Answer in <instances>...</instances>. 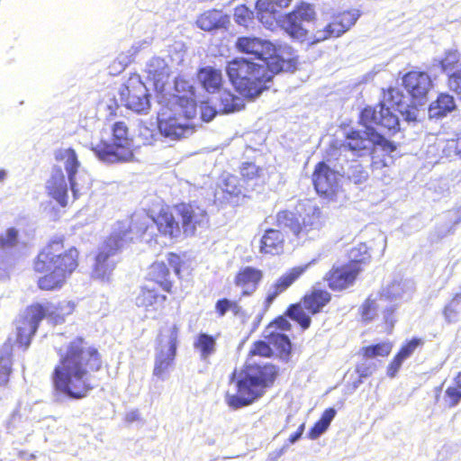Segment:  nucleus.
Returning <instances> with one entry per match:
<instances>
[{
  "label": "nucleus",
  "instance_id": "obj_1",
  "mask_svg": "<svg viewBox=\"0 0 461 461\" xmlns=\"http://www.w3.org/2000/svg\"><path fill=\"white\" fill-rule=\"evenodd\" d=\"M207 221L205 210L194 203H180L175 207L174 212L162 210L157 218L141 213L133 215L131 221H119L113 225L110 236L100 248L95 258L93 277L102 281L109 280L115 267L113 257L132 240L131 222L136 225L137 233L144 234L156 225L164 236L176 239L182 232L186 236L194 235L196 228L205 226Z\"/></svg>",
  "mask_w": 461,
  "mask_h": 461
},
{
  "label": "nucleus",
  "instance_id": "obj_2",
  "mask_svg": "<svg viewBox=\"0 0 461 461\" xmlns=\"http://www.w3.org/2000/svg\"><path fill=\"white\" fill-rule=\"evenodd\" d=\"M59 364L53 373L56 391L73 399L86 396L95 386L90 373L102 366L98 351L78 338L69 343L64 353L59 352Z\"/></svg>",
  "mask_w": 461,
  "mask_h": 461
},
{
  "label": "nucleus",
  "instance_id": "obj_3",
  "mask_svg": "<svg viewBox=\"0 0 461 461\" xmlns=\"http://www.w3.org/2000/svg\"><path fill=\"white\" fill-rule=\"evenodd\" d=\"M271 354L272 349L267 342L259 340L253 345L245 367L231 374L230 384H234L236 393H228L226 395V402L230 407L239 409L252 403L273 384L277 375L276 367L254 360L256 356L269 357Z\"/></svg>",
  "mask_w": 461,
  "mask_h": 461
},
{
  "label": "nucleus",
  "instance_id": "obj_4",
  "mask_svg": "<svg viewBox=\"0 0 461 461\" xmlns=\"http://www.w3.org/2000/svg\"><path fill=\"white\" fill-rule=\"evenodd\" d=\"M360 122L365 127L364 131L355 130L347 134L345 148L361 157L370 154L375 146H381L385 151H393L394 147L389 142L374 125L380 130H387L395 133L400 130V120L390 108L384 104L375 107H366L360 113Z\"/></svg>",
  "mask_w": 461,
  "mask_h": 461
},
{
  "label": "nucleus",
  "instance_id": "obj_5",
  "mask_svg": "<svg viewBox=\"0 0 461 461\" xmlns=\"http://www.w3.org/2000/svg\"><path fill=\"white\" fill-rule=\"evenodd\" d=\"M78 252L75 248L64 249L61 240H54L38 255L34 268L36 272L45 273L38 281L42 290L60 287L67 277L77 267Z\"/></svg>",
  "mask_w": 461,
  "mask_h": 461
},
{
  "label": "nucleus",
  "instance_id": "obj_6",
  "mask_svg": "<svg viewBox=\"0 0 461 461\" xmlns=\"http://www.w3.org/2000/svg\"><path fill=\"white\" fill-rule=\"evenodd\" d=\"M230 81L235 89L244 97L254 99L269 86L275 74L271 68L264 63L251 61L244 58H235L227 62L225 68Z\"/></svg>",
  "mask_w": 461,
  "mask_h": 461
},
{
  "label": "nucleus",
  "instance_id": "obj_7",
  "mask_svg": "<svg viewBox=\"0 0 461 461\" xmlns=\"http://www.w3.org/2000/svg\"><path fill=\"white\" fill-rule=\"evenodd\" d=\"M235 46L240 52L253 55L256 62L267 65L272 71L287 72L295 68L290 47H276L267 40L250 36L239 37Z\"/></svg>",
  "mask_w": 461,
  "mask_h": 461
},
{
  "label": "nucleus",
  "instance_id": "obj_8",
  "mask_svg": "<svg viewBox=\"0 0 461 461\" xmlns=\"http://www.w3.org/2000/svg\"><path fill=\"white\" fill-rule=\"evenodd\" d=\"M91 149L98 159L105 164L130 161L133 153L131 139L125 122H115L113 126L112 140H101L96 144L92 143Z\"/></svg>",
  "mask_w": 461,
  "mask_h": 461
},
{
  "label": "nucleus",
  "instance_id": "obj_9",
  "mask_svg": "<svg viewBox=\"0 0 461 461\" xmlns=\"http://www.w3.org/2000/svg\"><path fill=\"white\" fill-rule=\"evenodd\" d=\"M45 317L50 318L55 324L65 321L61 310L52 303H37L28 307L17 321L16 342L24 348L31 344V339L36 332L40 321Z\"/></svg>",
  "mask_w": 461,
  "mask_h": 461
},
{
  "label": "nucleus",
  "instance_id": "obj_10",
  "mask_svg": "<svg viewBox=\"0 0 461 461\" xmlns=\"http://www.w3.org/2000/svg\"><path fill=\"white\" fill-rule=\"evenodd\" d=\"M180 327L176 323L167 324L161 328L157 338L153 375L161 380L172 367L178 345Z\"/></svg>",
  "mask_w": 461,
  "mask_h": 461
},
{
  "label": "nucleus",
  "instance_id": "obj_11",
  "mask_svg": "<svg viewBox=\"0 0 461 461\" xmlns=\"http://www.w3.org/2000/svg\"><path fill=\"white\" fill-rule=\"evenodd\" d=\"M366 254V245L352 249L349 252L350 263L341 267L333 268L327 274L326 280L330 288L340 291L351 285L361 271V264L369 258Z\"/></svg>",
  "mask_w": 461,
  "mask_h": 461
},
{
  "label": "nucleus",
  "instance_id": "obj_12",
  "mask_svg": "<svg viewBox=\"0 0 461 461\" xmlns=\"http://www.w3.org/2000/svg\"><path fill=\"white\" fill-rule=\"evenodd\" d=\"M119 102L137 113H147L150 108L149 95L140 77H130L118 91Z\"/></svg>",
  "mask_w": 461,
  "mask_h": 461
},
{
  "label": "nucleus",
  "instance_id": "obj_13",
  "mask_svg": "<svg viewBox=\"0 0 461 461\" xmlns=\"http://www.w3.org/2000/svg\"><path fill=\"white\" fill-rule=\"evenodd\" d=\"M330 301V294L324 290L313 289L311 294L305 295L303 305L301 303L291 305L286 314L297 321L303 329L309 328L311 318L304 312V309L312 314L319 312Z\"/></svg>",
  "mask_w": 461,
  "mask_h": 461
},
{
  "label": "nucleus",
  "instance_id": "obj_14",
  "mask_svg": "<svg viewBox=\"0 0 461 461\" xmlns=\"http://www.w3.org/2000/svg\"><path fill=\"white\" fill-rule=\"evenodd\" d=\"M54 157L63 166L68 175L73 198L77 199L84 187L85 173L76 150L71 148L59 149L55 151Z\"/></svg>",
  "mask_w": 461,
  "mask_h": 461
},
{
  "label": "nucleus",
  "instance_id": "obj_15",
  "mask_svg": "<svg viewBox=\"0 0 461 461\" xmlns=\"http://www.w3.org/2000/svg\"><path fill=\"white\" fill-rule=\"evenodd\" d=\"M296 212L302 219L303 240H313L318 237L326 221L321 208L312 201L304 200L301 201L296 206Z\"/></svg>",
  "mask_w": 461,
  "mask_h": 461
},
{
  "label": "nucleus",
  "instance_id": "obj_16",
  "mask_svg": "<svg viewBox=\"0 0 461 461\" xmlns=\"http://www.w3.org/2000/svg\"><path fill=\"white\" fill-rule=\"evenodd\" d=\"M315 15L312 5L302 3L293 12L285 16L282 21V27L293 39L303 41L307 35V30L301 22H311L315 19Z\"/></svg>",
  "mask_w": 461,
  "mask_h": 461
},
{
  "label": "nucleus",
  "instance_id": "obj_17",
  "mask_svg": "<svg viewBox=\"0 0 461 461\" xmlns=\"http://www.w3.org/2000/svg\"><path fill=\"white\" fill-rule=\"evenodd\" d=\"M359 16L360 14L357 10L333 14L331 21L323 29L315 32L314 41L320 42L331 37L341 36L357 23Z\"/></svg>",
  "mask_w": 461,
  "mask_h": 461
},
{
  "label": "nucleus",
  "instance_id": "obj_18",
  "mask_svg": "<svg viewBox=\"0 0 461 461\" xmlns=\"http://www.w3.org/2000/svg\"><path fill=\"white\" fill-rule=\"evenodd\" d=\"M343 177L339 170L331 169L325 163H319L312 175V182L318 194L332 197L340 188Z\"/></svg>",
  "mask_w": 461,
  "mask_h": 461
},
{
  "label": "nucleus",
  "instance_id": "obj_19",
  "mask_svg": "<svg viewBox=\"0 0 461 461\" xmlns=\"http://www.w3.org/2000/svg\"><path fill=\"white\" fill-rule=\"evenodd\" d=\"M158 129L159 134L170 140H179L188 137L194 132V128L182 122L181 118L172 115L167 108H162L158 114Z\"/></svg>",
  "mask_w": 461,
  "mask_h": 461
},
{
  "label": "nucleus",
  "instance_id": "obj_20",
  "mask_svg": "<svg viewBox=\"0 0 461 461\" xmlns=\"http://www.w3.org/2000/svg\"><path fill=\"white\" fill-rule=\"evenodd\" d=\"M414 289L413 283L407 279L393 280L387 285L379 296L380 301L384 304L391 303L389 306L398 305V302L407 300L411 297Z\"/></svg>",
  "mask_w": 461,
  "mask_h": 461
},
{
  "label": "nucleus",
  "instance_id": "obj_21",
  "mask_svg": "<svg viewBox=\"0 0 461 461\" xmlns=\"http://www.w3.org/2000/svg\"><path fill=\"white\" fill-rule=\"evenodd\" d=\"M315 259L303 266H298L291 268L287 273L280 276L276 282L271 285L267 290L266 303L269 305L275 299L289 286L294 284L308 268L315 263Z\"/></svg>",
  "mask_w": 461,
  "mask_h": 461
},
{
  "label": "nucleus",
  "instance_id": "obj_22",
  "mask_svg": "<svg viewBox=\"0 0 461 461\" xmlns=\"http://www.w3.org/2000/svg\"><path fill=\"white\" fill-rule=\"evenodd\" d=\"M403 86L413 98H422L427 95L432 86L429 76L425 72L411 71L402 78Z\"/></svg>",
  "mask_w": 461,
  "mask_h": 461
},
{
  "label": "nucleus",
  "instance_id": "obj_23",
  "mask_svg": "<svg viewBox=\"0 0 461 461\" xmlns=\"http://www.w3.org/2000/svg\"><path fill=\"white\" fill-rule=\"evenodd\" d=\"M48 194L61 206L68 202V184L60 167H53L50 179L46 183Z\"/></svg>",
  "mask_w": 461,
  "mask_h": 461
},
{
  "label": "nucleus",
  "instance_id": "obj_24",
  "mask_svg": "<svg viewBox=\"0 0 461 461\" xmlns=\"http://www.w3.org/2000/svg\"><path fill=\"white\" fill-rule=\"evenodd\" d=\"M167 296L159 294L154 287L146 285L141 288L136 297V305L142 307L147 312L156 313L163 307Z\"/></svg>",
  "mask_w": 461,
  "mask_h": 461
},
{
  "label": "nucleus",
  "instance_id": "obj_25",
  "mask_svg": "<svg viewBox=\"0 0 461 461\" xmlns=\"http://www.w3.org/2000/svg\"><path fill=\"white\" fill-rule=\"evenodd\" d=\"M145 71L148 78L153 82L154 86L157 89H162L169 77L170 68L165 59L153 57L148 61Z\"/></svg>",
  "mask_w": 461,
  "mask_h": 461
},
{
  "label": "nucleus",
  "instance_id": "obj_26",
  "mask_svg": "<svg viewBox=\"0 0 461 461\" xmlns=\"http://www.w3.org/2000/svg\"><path fill=\"white\" fill-rule=\"evenodd\" d=\"M263 277V273L252 267L241 268L235 277V284L242 289V294L249 295L254 293Z\"/></svg>",
  "mask_w": 461,
  "mask_h": 461
},
{
  "label": "nucleus",
  "instance_id": "obj_27",
  "mask_svg": "<svg viewBox=\"0 0 461 461\" xmlns=\"http://www.w3.org/2000/svg\"><path fill=\"white\" fill-rule=\"evenodd\" d=\"M456 104L452 95L441 93L429 106L428 114L431 120H441L456 111Z\"/></svg>",
  "mask_w": 461,
  "mask_h": 461
},
{
  "label": "nucleus",
  "instance_id": "obj_28",
  "mask_svg": "<svg viewBox=\"0 0 461 461\" xmlns=\"http://www.w3.org/2000/svg\"><path fill=\"white\" fill-rule=\"evenodd\" d=\"M394 306H387L380 301V298L376 302L375 299L369 297L362 306V318L365 321H371L376 315L377 309H383L384 320L392 328L395 321L393 318Z\"/></svg>",
  "mask_w": 461,
  "mask_h": 461
},
{
  "label": "nucleus",
  "instance_id": "obj_29",
  "mask_svg": "<svg viewBox=\"0 0 461 461\" xmlns=\"http://www.w3.org/2000/svg\"><path fill=\"white\" fill-rule=\"evenodd\" d=\"M391 102L392 107L390 110L394 109L399 112L402 116L403 120L407 122H415L417 121L419 115V110L416 106L409 105L403 102H402V95L397 89H390L387 95V101ZM385 108L386 107L384 105ZM394 115H396L393 111H391Z\"/></svg>",
  "mask_w": 461,
  "mask_h": 461
},
{
  "label": "nucleus",
  "instance_id": "obj_30",
  "mask_svg": "<svg viewBox=\"0 0 461 461\" xmlns=\"http://www.w3.org/2000/svg\"><path fill=\"white\" fill-rule=\"evenodd\" d=\"M241 180L247 188L252 190L261 186L266 182V172L263 167H259L254 163H243L240 167Z\"/></svg>",
  "mask_w": 461,
  "mask_h": 461
},
{
  "label": "nucleus",
  "instance_id": "obj_31",
  "mask_svg": "<svg viewBox=\"0 0 461 461\" xmlns=\"http://www.w3.org/2000/svg\"><path fill=\"white\" fill-rule=\"evenodd\" d=\"M284 240L281 231L269 229L260 239L259 251L263 254L278 255L283 252Z\"/></svg>",
  "mask_w": 461,
  "mask_h": 461
},
{
  "label": "nucleus",
  "instance_id": "obj_32",
  "mask_svg": "<svg viewBox=\"0 0 461 461\" xmlns=\"http://www.w3.org/2000/svg\"><path fill=\"white\" fill-rule=\"evenodd\" d=\"M227 23H229V17L217 10L203 13L196 21V24L200 29L208 32L223 28Z\"/></svg>",
  "mask_w": 461,
  "mask_h": 461
},
{
  "label": "nucleus",
  "instance_id": "obj_33",
  "mask_svg": "<svg viewBox=\"0 0 461 461\" xmlns=\"http://www.w3.org/2000/svg\"><path fill=\"white\" fill-rule=\"evenodd\" d=\"M197 77L208 93H215L220 90L222 83V76L220 70L212 67L203 68L199 70Z\"/></svg>",
  "mask_w": 461,
  "mask_h": 461
},
{
  "label": "nucleus",
  "instance_id": "obj_34",
  "mask_svg": "<svg viewBox=\"0 0 461 461\" xmlns=\"http://www.w3.org/2000/svg\"><path fill=\"white\" fill-rule=\"evenodd\" d=\"M169 276V269L165 262H155L149 267V276L150 280L159 285L166 292H170L172 286L168 279Z\"/></svg>",
  "mask_w": 461,
  "mask_h": 461
},
{
  "label": "nucleus",
  "instance_id": "obj_35",
  "mask_svg": "<svg viewBox=\"0 0 461 461\" xmlns=\"http://www.w3.org/2000/svg\"><path fill=\"white\" fill-rule=\"evenodd\" d=\"M276 221L280 228L290 230L299 240H303L302 223L294 212L288 211L278 212Z\"/></svg>",
  "mask_w": 461,
  "mask_h": 461
},
{
  "label": "nucleus",
  "instance_id": "obj_36",
  "mask_svg": "<svg viewBox=\"0 0 461 461\" xmlns=\"http://www.w3.org/2000/svg\"><path fill=\"white\" fill-rule=\"evenodd\" d=\"M194 348L199 351L201 360L207 362L216 351V340L207 333H200L194 342Z\"/></svg>",
  "mask_w": 461,
  "mask_h": 461
},
{
  "label": "nucleus",
  "instance_id": "obj_37",
  "mask_svg": "<svg viewBox=\"0 0 461 461\" xmlns=\"http://www.w3.org/2000/svg\"><path fill=\"white\" fill-rule=\"evenodd\" d=\"M220 102L219 111L223 113L240 111L245 105L243 98L227 90L220 91Z\"/></svg>",
  "mask_w": 461,
  "mask_h": 461
},
{
  "label": "nucleus",
  "instance_id": "obj_38",
  "mask_svg": "<svg viewBox=\"0 0 461 461\" xmlns=\"http://www.w3.org/2000/svg\"><path fill=\"white\" fill-rule=\"evenodd\" d=\"M340 169L343 176L357 185L365 182L368 177L367 171L356 160L347 162Z\"/></svg>",
  "mask_w": 461,
  "mask_h": 461
},
{
  "label": "nucleus",
  "instance_id": "obj_39",
  "mask_svg": "<svg viewBox=\"0 0 461 461\" xmlns=\"http://www.w3.org/2000/svg\"><path fill=\"white\" fill-rule=\"evenodd\" d=\"M12 345L5 343L0 350V385H5L12 371Z\"/></svg>",
  "mask_w": 461,
  "mask_h": 461
},
{
  "label": "nucleus",
  "instance_id": "obj_40",
  "mask_svg": "<svg viewBox=\"0 0 461 461\" xmlns=\"http://www.w3.org/2000/svg\"><path fill=\"white\" fill-rule=\"evenodd\" d=\"M443 315L447 323H455L461 318V292L444 307Z\"/></svg>",
  "mask_w": 461,
  "mask_h": 461
},
{
  "label": "nucleus",
  "instance_id": "obj_41",
  "mask_svg": "<svg viewBox=\"0 0 461 461\" xmlns=\"http://www.w3.org/2000/svg\"><path fill=\"white\" fill-rule=\"evenodd\" d=\"M446 396L448 399L450 408L456 406L461 401V372L453 379V384L446 390Z\"/></svg>",
  "mask_w": 461,
  "mask_h": 461
},
{
  "label": "nucleus",
  "instance_id": "obj_42",
  "mask_svg": "<svg viewBox=\"0 0 461 461\" xmlns=\"http://www.w3.org/2000/svg\"><path fill=\"white\" fill-rule=\"evenodd\" d=\"M168 56L173 66H180L186 56V48L182 41H176L168 48Z\"/></svg>",
  "mask_w": 461,
  "mask_h": 461
},
{
  "label": "nucleus",
  "instance_id": "obj_43",
  "mask_svg": "<svg viewBox=\"0 0 461 461\" xmlns=\"http://www.w3.org/2000/svg\"><path fill=\"white\" fill-rule=\"evenodd\" d=\"M364 356L367 358H373L375 357H385L388 356L392 350V345L388 342L378 343L376 345L369 346L363 348Z\"/></svg>",
  "mask_w": 461,
  "mask_h": 461
},
{
  "label": "nucleus",
  "instance_id": "obj_44",
  "mask_svg": "<svg viewBox=\"0 0 461 461\" xmlns=\"http://www.w3.org/2000/svg\"><path fill=\"white\" fill-rule=\"evenodd\" d=\"M18 230L15 228H9L0 234V249L6 250L17 244Z\"/></svg>",
  "mask_w": 461,
  "mask_h": 461
},
{
  "label": "nucleus",
  "instance_id": "obj_45",
  "mask_svg": "<svg viewBox=\"0 0 461 461\" xmlns=\"http://www.w3.org/2000/svg\"><path fill=\"white\" fill-rule=\"evenodd\" d=\"M458 53L456 51H449L443 59L437 61V66L449 76L453 73L452 71L455 68V66L458 63Z\"/></svg>",
  "mask_w": 461,
  "mask_h": 461
},
{
  "label": "nucleus",
  "instance_id": "obj_46",
  "mask_svg": "<svg viewBox=\"0 0 461 461\" xmlns=\"http://www.w3.org/2000/svg\"><path fill=\"white\" fill-rule=\"evenodd\" d=\"M241 185L239 183L237 176L228 175L224 177L221 189L230 195L237 196L241 194Z\"/></svg>",
  "mask_w": 461,
  "mask_h": 461
},
{
  "label": "nucleus",
  "instance_id": "obj_47",
  "mask_svg": "<svg viewBox=\"0 0 461 461\" xmlns=\"http://www.w3.org/2000/svg\"><path fill=\"white\" fill-rule=\"evenodd\" d=\"M292 0H258L256 9L263 11H276L278 8L287 7Z\"/></svg>",
  "mask_w": 461,
  "mask_h": 461
},
{
  "label": "nucleus",
  "instance_id": "obj_48",
  "mask_svg": "<svg viewBox=\"0 0 461 461\" xmlns=\"http://www.w3.org/2000/svg\"><path fill=\"white\" fill-rule=\"evenodd\" d=\"M252 14L253 13L245 5H240L234 10V19L240 25L248 26Z\"/></svg>",
  "mask_w": 461,
  "mask_h": 461
},
{
  "label": "nucleus",
  "instance_id": "obj_49",
  "mask_svg": "<svg viewBox=\"0 0 461 461\" xmlns=\"http://www.w3.org/2000/svg\"><path fill=\"white\" fill-rule=\"evenodd\" d=\"M423 344V341L422 339H417V338H414L412 339L411 340H410L408 343H406L402 348L401 350L398 352V355L403 358L404 360H406L407 358H409L412 354L413 352L416 350V348L422 345Z\"/></svg>",
  "mask_w": 461,
  "mask_h": 461
},
{
  "label": "nucleus",
  "instance_id": "obj_50",
  "mask_svg": "<svg viewBox=\"0 0 461 461\" xmlns=\"http://www.w3.org/2000/svg\"><path fill=\"white\" fill-rule=\"evenodd\" d=\"M271 342L283 352H287L291 349L290 339L285 334L272 333Z\"/></svg>",
  "mask_w": 461,
  "mask_h": 461
},
{
  "label": "nucleus",
  "instance_id": "obj_51",
  "mask_svg": "<svg viewBox=\"0 0 461 461\" xmlns=\"http://www.w3.org/2000/svg\"><path fill=\"white\" fill-rule=\"evenodd\" d=\"M156 135V130L147 125H140L139 129V137L142 140L143 144L150 145Z\"/></svg>",
  "mask_w": 461,
  "mask_h": 461
},
{
  "label": "nucleus",
  "instance_id": "obj_52",
  "mask_svg": "<svg viewBox=\"0 0 461 461\" xmlns=\"http://www.w3.org/2000/svg\"><path fill=\"white\" fill-rule=\"evenodd\" d=\"M448 86L461 98V70L455 71L449 75Z\"/></svg>",
  "mask_w": 461,
  "mask_h": 461
},
{
  "label": "nucleus",
  "instance_id": "obj_53",
  "mask_svg": "<svg viewBox=\"0 0 461 461\" xmlns=\"http://www.w3.org/2000/svg\"><path fill=\"white\" fill-rule=\"evenodd\" d=\"M258 18V20L266 25V27L270 28L274 25L276 22V11H263L257 9Z\"/></svg>",
  "mask_w": 461,
  "mask_h": 461
},
{
  "label": "nucleus",
  "instance_id": "obj_54",
  "mask_svg": "<svg viewBox=\"0 0 461 461\" xmlns=\"http://www.w3.org/2000/svg\"><path fill=\"white\" fill-rule=\"evenodd\" d=\"M375 369V365L371 363L367 359H366L363 363L359 364L357 366V372L360 377H368L370 376L374 370Z\"/></svg>",
  "mask_w": 461,
  "mask_h": 461
},
{
  "label": "nucleus",
  "instance_id": "obj_55",
  "mask_svg": "<svg viewBox=\"0 0 461 461\" xmlns=\"http://www.w3.org/2000/svg\"><path fill=\"white\" fill-rule=\"evenodd\" d=\"M328 426L322 423L320 420L314 424V426L310 430L308 437L311 439H316L320 436H321L327 429Z\"/></svg>",
  "mask_w": 461,
  "mask_h": 461
},
{
  "label": "nucleus",
  "instance_id": "obj_56",
  "mask_svg": "<svg viewBox=\"0 0 461 461\" xmlns=\"http://www.w3.org/2000/svg\"><path fill=\"white\" fill-rule=\"evenodd\" d=\"M404 361L405 360L397 354L388 366L387 375L390 377H394Z\"/></svg>",
  "mask_w": 461,
  "mask_h": 461
},
{
  "label": "nucleus",
  "instance_id": "obj_57",
  "mask_svg": "<svg viewBox=\"0 0 461 461\" xmlns=\"http://www.w3.org/2000/svg\"><path fill=\"white\" fill-rule=\"evenodd\" d=\"M232 306H237V303L231 302L228 299L219 300L216 303V311L220 316H223L228 310H230Z\"/></svg>",
  "mask_w": 461,
  "mask_h": 461
},
{
  "label": "nucleus",
  "instance_id": "obj_58",
  "mask_svg": "<svg viewBox=\"0 0 461 461\" xmlns=\"http://www.w3.org/2000/svg\"><path fill=\"white\" fill-rule=\"evenodd\" d=\"M167 260L168 266L171 268H173V270L175 271V273L176 275H178L180 272V262H181L180 258L176 254L170 253L167 255Z\"/></svg>",
  "mask_w": 461,
  "mask_h": 461
},
{
  "label": "nucleus",
  "instance_id": "obj_59",
  "mask_svg": "<svg viewBox=\"0 0 461 461\" xmlns=\"http://www.w3.org/2000/svg\"><path fill=\"white\" fill-rule=\"evenodd\" d=\"M56 307H59L61 310L62 314L65 317L66 315H69L73 312L75 305L72 302L64 301L56 304Z\"/></svg>",
  "mask_w": 461,
  "mask_h": 461
},
{
  "label": "nucleus",
  "instance_id": "obj_60",
  "mask_svg": "<svg viewBox=\"0 0 461 461\" xmlns=\"http://www.w3.org/2000/svg\"><path fill=\"white\" fill-rule=\"evenodd\" d=\"M336 415V411L333 408H330L324 411V412L321 415V418L320 420L324 423L326 426H330V422L334 419Z\"/></svg>",
  "mask_w": 461,
  "mask_h": 461
},
{
  "label": "nucleus",
  "instance_id": "obj_61",
  "mask_svg": "<svg viewBox=\"0 0 461 461\" xmlns=\"http://www.w3.org/2000/svg\"><path fill=\"white\" fill-rule=\"evenodd\" d=\"M304 428H305L304 423H302V424L299 426V428H298L297 431H296V432H294V434H292V435L289 437V439H288V440H289V443H290V444H294L295 442H297V441L301 438V437H302V435H303V431H304Z\"/></svg>",
  "mask_w": 461,
  "mask_h": 461
},
{
  "label": "nucleus",
  "instance_id": "obj_62",
  "mask_svg": "<svg viewBox=\"0 0 461 461\" xmlns=\"http://www.w3.org/2000/svg\"><path fill=\"white\" fill-rule=\"evenodd\" d=\"M275 323L276 327L282 330H289L291 327L290 322L285 318L283 317L278 318Z\"/></svg>",
  "mask_w": 461,
  "mask_h": 461
},
{
  "label": "nucleus",
  "instance_id": "obj_63",
  "mask_svg": "<svg viewBox=\"0 0 461 461\" xmlns=\"http://www.w3.org/2000/svg\"><path fill=\"white\" fill-rule=\"evenodd\" d=\"M139 419H140V413L137 410L129 411L125 417V420L128 422H133V421L138 420Z\"/></svg>",
  "mask_w": 461,
  "mask_h": 461
},
{
  "label": "nucleus",
  "instance_id": "obj_64",
  "mask_svg": "<svg viewBox=\"0 0 461 461\" xmlns=\"http://www.w3.org/2000/svg\"><path fill=\"white\" fill-rule=\"evenodd\" d=\"M117 59H118V62L120 65V70H123L125 68V67L127 66V64L129 63L128 57L122 56V57H119Z\"/></svg>",
  "mask_w": 461,
  "mask_h": 461
}]
</instances>
